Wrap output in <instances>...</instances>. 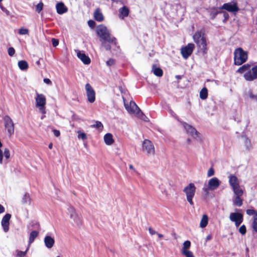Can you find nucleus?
Instances as JSON below:
<instances>
[{
  "instance_id": "nucleus-1",
  "label": "nucleus",
  "mask_w": 257,
  "mask_h": 257,
  "mask_svg": "<svg viewBox=\"0 0 257 257\" xmlns=\"http://www.w3.org/2000/svg\"><path fill=\"white\" fill-rule=\"evenodd\" d=\"M237 72L240 73H245L244 78L247 81H252L257 79V65L251 68L250 65L246 64L239 67Z\"/></svg>"
},
{
  "instance_id": "nucleus-2",
  "label": "nucleus",
  "mask_w": 257,
  "mask_h": 257,
  "mask_svg": "<svg viewBox=\"0 0 257 257\" xmlns=\"http://www.w3.org/2000/svg\"><path fill=\"white\" fill-rule=\"evenodd\" d=\"M193 39L199 50L203 54H206L207 51V47L204 33L202 31H198L193 36Z\"/></svg>"
},
{
  "instance_id": "nucleus-3",
  "label": "nucleus",
  "mask_w": 257,
  "mask_h": 257,
  "mask_svg": "<svg viewBox=\"0 0 257 257\" xmlns=\"http://www.w3.org/2000/svg\"><path fill=\"white\" fill-rule=\"evenodd\" d=\"M96 32L102 41L108 43H113L115 41V38L111 36L109 31L106 27L103 25H100L97 26Z\"/></svg>"
},
{
  "instance_id": "nucleus-4",
  "label": "nucleus",
  "mask_w": 257,
  "mask_h": 257,
  "mask_svg": "<svg viewBox=\"0 0 257 257\" xmlns=\"http://www.w3.org/2000/svg\"><path fill=\"white\" fill-rule=\"evenodd\" d=\"M248 54L246 51L241 48L236 49L234 52V63L236 65H240L247 59Z\"/></svg>"
},
{
  "instance_id": "nucleus-5",
  "label": "nucleus",
  "mask_w": 257,
  "mask_h": 257,
  "mask_svg": "<svg viewBox=\"0 0 257 257\" xmlns=\"http://www.w3.org/2000/svg\"><path fill=\"white\" fill-rule=\"evenodd\" d=\"M35 99V106L38 108L39 112L42 114H45L46 112L45 106L46 104V96L43 94L36 93Z\"/></svg>"
},
{
  "instance_id": "nucleus-6",
  "label": "nucleus",
  "mask_w": 257,
  "mask_h": 257,
  "mask_svg": "<svg viewBox=\"0 0 257 257\" xmlns=\"http://www.w3.org/2000/svg\"><path fill=\"white\" fill-rule=\"evenodd\" d=\"M196 190V188L193 183H189L183 189V192L185 194L187 200L191 205H193L194 204L193 198L195 196Z\"/></svg>"
},
{
  "instance_id": "nucleus-7",
  "label": "nucleus",
  "mask_w": 257,
  "mask_h": 257,
  "mask_svg": "<svg viewBox=\"0 0 257 257\" xmlns=\"http://www.w3.org/2000/svg\"><path fill=\"white\" fill-rule=\"evenodd\" d=\"M142 150L148 156H154L155 150L152 143L149 140H145L142 144Z\"/></svg>"
},
{
  "instance_id": "nucleus-8",
  "label": "nucleus",
  "mask_w": 257,
  "mask_h": 257,
  "mask_svg": "<svg viewBox=\"0 0 257 257\" xmlns=\"http://www.w3.org/2000/svg\"><path fill=\"white\" fill-rule=\"evenodd\" d=\"M181 124L187 133L194 139L198 140L200 138L199 133L194 127L185 122H182Z\"/></svg>"
},
{
  "instance_id": "nucleus-9",
  "label": "nucleus",
  "mask_w": 257,
  "mask_h": 257,
  "mask_svg": "<svg viewBox=\"0 0 257 257\" xmlns=\"http://www.w3.org/2000/svg\"><path fill=\"white\" fill-rule=\"evenodd\" d=\"M4 125L5 128L7 130L8 134L12 136L14 133L15 127L12 118L8 115H6L4 118Z\"/></svg>"
},
{
  "instance_id": "nucleus-10",
  "label": "nucleus",
  "mask_w": 257,
  "mask_h": 257,
  "mask_svg": "<svg viewBox=\"0 0 257 257\" xmlns=\"http://www.w3.org/2000/svg\"><path fill=\"white\" fill-rule=\"evenodd\" d=\"M123 101L125 108L130 114L136 115L140 110L135 102L131 101L128 104L124 99Z\"/></svg>"
},
{
  "instance_id": "nucleus-11",
  "label": "nucleus",
  "mask_w": 257,
  "mask_h": 257,
  "mask_svg": "<svg viewBox=\"0 0 257 257\" xmlns=\"http://www.w3.org/2000/svg\"><path fill=\"white\" fill-rule=\"evenodd\" d=\"M229 219L234 222L236 227H238L243 221V215L238 212H232L229 214Z\"/></svg>"
},
{
  "instance_id": "nucleus-12",
  "label": "nucleus",
  "mask_w": 257,
  "mask_h": 257,
  "mask_svg": "<svg viewBox=\"0 0 257 257\" xmlns=\"http://www.w3.org/2000/svg\"><path fill=\"white\" fill-rule=\"evenodd\" d=\"M86 93L88 101L93 103L95 100V93L89 83L86 84L85 86Z\"/></svg>"
},
{
  "instance_id": "nucleus-13",
  "label": "nucleus",
  "mask_w": 257,
  "mask_h": 257,
  "mask_svg": "<svg viewBox=\"0 0 257 257\" xmlns=\"http://www.w3.org/2000/svg\"><path fill=\"white\" fill-rule=\"evenodd\" d=\"M195 46L192 43H189L186 46L182 48L181 52L183 57L185 59H187L189 56L192 54Z\"/></svg>"
},
{
  "instance_id": "nucleus-14",
  "label": "nucleus",
  "mask_w": 257,
  "mask_h": 257,
  "mask_svg": "<svg viewBox=\"0 0 257 257\" xmlns=\"http://www.w3.org/2000/svg\"><path fill=\"white\" fill-rule=\"evenodd\" d=\"M221 9L232 13L236 12L239 10L237 3L235 2L225 3L223 5Z\"/></svg>"
},
{
  "instance_id": "nucleus-15",
  "label": "nucleus",
  "mask_w": 257,
  "mask_h": 257,
  "mask_svg": "<svg viewBox=\"0 0 257 257\" xmlns=\"http://www.w3.org/2000/svg\"><path fill=\"white\" fill-rule=\"evenodd\" d=\"M221 182L217 178L213 177L208 180L207 185L211 191H213L218 188Z\"/></svg>"
},
{
  "instance_id": "nucleus-16",
  "label": "nucleus",
  "mask_w": 257,
  "mask_h": 257,
  "mask_svg": "<svg viewBox=\"0 0 257 257\" xmlns=\"http://www.w3.org/2000/svg\"><path fill=\"white\" fill-rule=\"evenodd\" d=\"M11 217L10 214H6L3 218L1 222V225L3 230L5 232H8L9 230L10 220Z\"/></svg>"
},
{
  "instance_id": "nucleus-17",
  "label": "nucleus",
  "mask_w": 257,
  "mask_h": 257,
  "mask_svg": "<svg viewBox=\"0 0 257 257\" xmlns=\"http://www.w3.org/2000/svg\"><path fill=\"white\" fill-rule=\"evenodd\" d=\"M70 218L73 222L77 225H79L81 223V219L78 215L76 213L75 210L73 208L70 209Z\"/></svg>"
},
{
  "instance_id": "nucleus-18",
  "label": "nucleus",
  "mask_w": 257,
  "mask_h": 257,
  "mask_svg": "<svg viewBox=\"0 0 257 257\" xmlns=\"http://www.w3.org/2000/svg\"><path fill=\"white\" fill-rule=\"evenodd\" d=\"M77 56L79 59L85 64H89L90 63V59L86 55L83 51H77Z\"/></svg>"
},
{
  "instance_id": "nucleus-19",
  "label": "nucleus",
  "mask_w": 257,
  "mask_h": 257,
  "mask_svg": "<svg viewBox=\"0 0 257 257\" xmlns=\"http://www.w3.org/2000/svg\"><path fill=\"white\" fill-rule=\"evenodd\" d=\"M228 178V182L231 188L236 187L239 185V182L236 176L233 175H230Z\"/></svg>"
},
{
  "instance_id": "nucleus-20",
  "label": "nucleus",
  "mask_w": 257,
  "mask_h": 257,
  "mask_svg": "<svg viewBox=\"0 0 257 257\" xmlns=\"http://www.w3.org/2000/svg\"><path fill=\"white\" fill-rule=\"evenodd\" d=\"M45 245L48 248H51L54 244V239L50 236H46L44 239Z\"/></svg>"
},
{
  "instance_id": "nucleus-21",
  "label": "nucleus",
  "mask_w": 257,
  "mask_h": 257,
  "mask_svg": "<svg viewBox=\"0 0 257 257\" xmlns=\"http://www.w3.org/2000/svg\"><path fill=\"white\" fill-rule=\"evenodd\" d=\"M57 12L59 14H63L67 11V8L64 5V3L60 2L58 3L56 6Z\"/></svg>"
},
{
  "instance_id": "nucleus-22",
  "label": "nucleus",
  "mask_w": 257,
  "mask_h": 257,
  "mask_svg": "<svg viewBox=\"0 0 257 257\" xmlns=\"http://www.w3.org/2000/svg\"><path fill=\"white\" fill-rule=\"evenodd\" d=\"M94 18L97 22H100L104 20V16L99 9H97L94 12Z\"/></svg>"
},
{
  "instance_id": "nucleus-23",
  "label": "nucleus",
  "mask_w": 257,
  "mask_h": 257,
  "mask_svg": "<svg viewBox=\"0 0 257 257\" xmlns=\"http://www.w3.org/2000/svg\"><path fill=\"white\" fill-rule=\"evenodd\" d=\"M105 144L106 145L110 146L114 143L113 136L110 133L105 134L103 138Z\"/></svg>"
},
{
  "instance_id": "nucleus-24",
  "label": "nucleus",
  "mask_w": 257,
  "mask_h": 257,
  "mask_svg": "<svg viewBox=\"0 0 257 257\" xmlns=\"http://www.w3.org/2000/svg\"><path fill=\"white\" fill-rule=\"evenodd\" d=\"M129 14L128 9L124 6L119 10V17L121 19H123L124 17H127Z\"/></svg>"
},
{
  "instance_id": "nucleus-25",
  "label": "nucleus",
  "mask_w": 257,
  "mask_h": 257,
  "mask_svg": "<svg viewBox=\"0 0 257 257\" xmlns=\"http://www.w3.org/2000/svg\"><path fill=\"white\" fill-rule=\"evenodd\" d=\"M208 217L206 214L202 215L201 219L199 226L200 227L203 228H205L208 224Z\"/></svg>"
},
{
  "instance_id": "nucleus-26",
  "label": "nucleus",
  "mask_w": 257,
  "mask_h": 257,
  "mask_svg": "<svg viewBox=\"0 0 257 257\" xmlns=\"http://www.w3.org/2000/svg\"><path fill=\"white\" fill-rule=\"evenodd\" d=\"M159 188L162 194L163 197L165 198H167L169 196V193L165 184L164 183H161L159 185Z\"/></svg>"
},
{
  "instance_id": "nucleus-27",
  "label": "nucleus",
  "mask_w": 257,
  "mask_h": 257,
  "mask_svg": "<svg viewBox=\"0 0 257 257\" xmlns=\"http://www.w3.org/2000/svg\"><path fill=\"white\" fill-rule=\"evenodd\" d=\"M245 96L246 98L251 100H257V95L254 94L250 90H248L245 91Z\"/></svg>"
},
{
  "instance_id": "nucleus-28",
  "label": "nucleus",
  "mask_w": 257,
  "mask_h": 257,
  "mask_svg": "<svg viewBox=\"0 0 257 257\" xmlns=\"http://www.w3.org/2000/svg\"><path fill=\"white\" fill-rule=\"evenodd\" d=\"M241 196H235L233 198V205L240 207L242 205V199L241 198Z\"/></svg>"
},
{
  "instance_id": "nucleus-29",
  "label": "nucleus",
  "mask_w": 257,
  "mask_h": 257,
  "mask_svg": "<svg viewBox=\"0 0 257 257\" xmlns=\"http://www.w3.org/2000/svg\"><path fill=\"white\" fill-rule=\"evenodd\" d=\"M38 232L36 230L32 231L30 234L28 246L30 247L31 244L34 241L35 239L38 236Z\"/></svg>"
},
{
  "instance_id": "nucleus-30",
  "label": "nucleus",
  "mask_w": 257,
  "mask_h": 257,
  "mask_svg": "<svg viewBox=\"0 0 257 257\" xmlns=\"http://www.w3.org/2000/svg\"><path fill=\"white\" fill-rule=\"evenodd\" d=\"M232 191L235 196H242L243 193V190L240 188V186L232 188Z\"/></svg>"
},
{
  "instance_id": "nucleus-31",
  "label": "nucleus",
  "mask_w": 257,
  "mask_h": 257,
  "mask_svg": "<svg viewBox=\"0 0 257 257\" xmlns=\"http://www.w3.org/2000/svg\"><path fill=\"white\" fill-rule=\"evenodd\" d=\"M200 98L204 100L207 98L208 96V90L206 87H203L200 91L199 93Z\"/></svg>"
},
{
  "instance_id": "nucleus-32",
  "label": "nucleus",
  "mask_w": 257,
  "mask_h": 257,
  "mask_svg": "<svg viewBox=\"0 0 257 257\" xmlns=\"http://www.w3.org/2000/svg\"><path fill=\"white\" fill-rule=\"evenodd\" d=\"M18 64L19 68L22 70H26L28 68V64L26 61H20L18 62Z\"/></svg>"
},
{
  "instance_id": "nucleus-33",
  "label": "nucleus",
  "mask_w": 257,
  "mask_h": 257,
  "mask_svg": "<svg viewBox=\"0 0 257 257\" xmlns=\"http://www.w3.org/2000/svg\"><path fill=\"white\" fill-rule=\"evenodd\" d=\"M152 71L154 74L157 76L160 77L163 75L162 70L160 68L156 67L154 65L152 67Z\"/></svg>"
},
{
  "instance_id": "nucleus-34",
  "label": "nucleus",
  "mask_w": 257,
  "mask_h": 257,
  "mask_svg": "<svg viewBox=\"0 0 257 257\" xmlns=\"http://www.w3.org/2000/svg\"><path fill=\"white\" fill-rule=\"evenodd\" d=\"M242 139L243 141L246 149L247 150H250L251 148V145L250 140L246 137H242Z\"/></svg>"
},
{
  "instance_id": "nucleus-35",
  "label": "nucleus",
  "mask_w": 257,
  "mask_h": 257,
  "mask_svg": "<svg viewBox=\"0 0 257 257\" xmlns=\"http://www.w3.org/2000/svg\"><path fill=\"white\" fill-rule=\"evenodd\" d=\"M191 246V242L189 240H186L184 242L183 247L181 249V252L187 250H189V249Z\"/></svg>"
},
{
  "instance_id": "nucleus-36",
  "label": "nucleus",
  "mask_w": 257,
  "mask_h": 257,
  "mask_svg": "<svg viewBox=\"0 0 257 257\" xmlns=\"http://www.w3.org/2000/svg\"><path fill=\"white\" fill-rule=\"evenodd\" d=\"M91 127L96 128L99 131H101L103 128V124L99 121H96L95 124L91 125Z\"/></svg>"
},
{
  "instance_id": "nucleus-37",
  "label": "nucleus",
  "mask_w": 257,
  "mask_h": 257,
  "mask_svg": "<svg viewBox=\"0 0 257 257\" xmlns=\"http://www.w3.org/2000/svg\"><path fill=\"white\" fill-rule=\"evenodd\" d=\"M77 134H78L77 138L78 139L86 140L87 139V135L81 131H78Z\"/></svg>"
},
{
  "instance_id": "nucleus-38",
  "label": "nucleus",
  "mask_w": 257,
  "mask_h": 257,
  "mask_svg": "<svg viewBox=\"0 0 257 257\" xmlns=\"http://www.w3.org/2000/svg\"><path fill=\"white\" fill-rule=\"evenodd\" d=\"M137 117L141 118V119L145 121H148V117L145 116L142 112H141V110H140L139 111V112H138V113H137V114L135 115Z\"/></svg>"
},
{
  "instance_id": "nucleus-39",
  "label": "nucleus",
  "mask_w": 257,
  "mask_h": 257,
  "mask_svg": "<svg viewBox=\"0 0 257 257\" xmlns=\"http://www.w3.org/2000/svg\"><path fill=\"white\" fill-rule=\"evenodd\" d=\"M29 30L26 28H21L19 30L18 33L21 35H25L29 34Z\"/></svg>"
},
{
  "instance_id": "nucleus-40",
  "label": "nucleus",
  "mask_w": 257,
  "mask_h": 257,
  "mask_svg": "<svg viewBox=\"0 0 257 257\" xmlns=\"http://www.w3.org/2000/svg\"><path fill=\"white\" fill-rule=\"evenodd\" d=\"M252 227L253 230L257 232V217H254L252 222Z\"/></svg>"
},
{
  "instance_id": "nucleus-41",
  "label": "nucleus",
  "mask_w": 257,
  "mask_h": 257,
  "mask_svg": "<svg viewBox=\"0 0 257 257\" xmlns=\"http://www.w3.org/2000/svg\"><path fill=\"white\" fill-rule=\"evenodd\" d=\"M238 231L242 235H244L246 232V226L244 225H242L240 226Z\"/></svg>"
},
{
  "instance_id": "nucleus-42",
  "label": "nucleus",
  "mask_w": 257,
  "mask_h": 257,
  "mask_svg": "<svg viewBox=\"0 0 257 257\" xmlns=\"http://www.w3.org/2000/svg\"><path fill=\"white\" fill-rule=\"evenodd\" d=\"M181 253L186 257H194L193 253L190 250L182 251Z\"/></svg>"
},
{
  "instance_id": "nucleus-43",
  "label": "nucleus",
  "mask_w": 257,
  "mask_h": 257,
  "mask_svg": "<svg viewBox=\"0 0 257 257\" xmlns=\"http://www.w3.org/2000/svg\"><path fill=\"white\" fill-rule=\"evenodd\" d=\"M29 246H28L25 251H18L17 252V256L18 257H24L25 256L27 251L28 250Z\"/></svg>"
},
{
  "instance_id": "nucleus-44",
  "label": "nucleus",
  "mask_w": 257,
  "mask_h": 257,
  "mask_svg": "<svg viewBox=\"0 0 257 257\" xmlns=\"http://www.w3.org/2000/svg\"><path fill=\"white\" fill-rule=\"evenodd\" d=\"M3 156H4L5 158L6 159H9V158L10 157V151H9V149H5L4 150Z\"/></svg>"
},
{
  "instance_id": "nucleus-45",
  "label": "nucleus",
  "mask_w": 257,
  "mask_h": 257,
  "mask_svg": "<svg viewBox=\"0 0 257 257\" xmlns=\"http://www.w3.org/2000/svg\"><path fill=\"white\" fill-rule=\"evenodd\" d=\"M43 8V4L41 2L37 5L36 10L38 13H39L42 10Z\"/></svg>"
},
{
  "instance_id": "nucleus-46",
  "label": "nucleus",
  "mask_w": 257,
  "mask_h": 257,
  "mask_svg": "<svg viewBox=\"0 0 257 257\" xmlns=\"http://www.w3.org/2000/svg\"><path fill=\"white\" fill-rule=\"evenodd\" d=\"M214 173H215V172H214V170L213 168H210L208 170L207 175V176L209 177H211V176H213L214 175Z\"/></svg>"
},
{
  "instance_id": "nucleus-47",
  "label": "nucleus",
  "mask_w": 257,
  "mask_h": 257,
  "mask_svg": "<svg viewBox=\"0 0 257 257\" xmlns=\"http://www.w3.org/2000/svg\"><path fill=\"white\" fill-rule=\"evenodd\" d=\"M24 201L25 202V203H28V202H30V200H31V198H30V195L29 194H26L25 195H24Z\"/></svg>"
},
{
  "instance_id": "nucleus-48",
  "label": "nucleus",
  "mask_w": 257,
  "mask_h": 257,
  "mask_svg": "<svg viewBox=\"0 0 257 257\" xmlns=\"http://www.w3.org/2000/svg\"><path fill=\"white\" fill-rule=\"evenodd\" d=\"M15 53V50L13 47H10L8 49V54L10 56H13Z\"/></svg>"
},
{
  "instance_id": "nucleus-49",
  "label": "nucleus",
  "mask_w": 257,
  "mask_h": 257,
  "mask_svg": "<svg viewBox=\"0 0 257 257\" xmlns=\"http://www.w3.org/2000/svg\"><path fill=\"white\" fill-rule=\"evenodd\" d=\"M106 41H102V46L105 48V49L106 50H110L111 49V47L110 46L109 44H107L106 43H105Z\"/></svg>"
},
{
  "instance_id": "nucleus-50",
  "label": "nucleus",
  "mask_w": 257,
  "mask_h": 257,
  "mask_svg": "<svg viewBox=\"0 0 257 257\" xmlns=\"http://www.w3.org/2000/svg\"><path fill=\"white\" fill-rule=\"evenodd\" d=\"M246 212L248 215H252L255 214V211L253 209H247Z\"/></svg>"
},
{
  "instance_id": "nucleus-51",
  "label": "nucleus",
  "mask_w": 257,
  "mask_h": 257,
  "mask_svg": "<svg viewBox=\"0 0 257 257\" xmlns=\"http://www.w3.org/2000/svg\"><path fill=\"white\" fill-rule=\"evenodd\" d=\"M148 230H149L150 234L152 235L158 234V232L155 231L154 229H153L151 227H149L148 229Z\"/></svg>"
},
{
  "instance_id": "nucleus-52",
  "label": "nucleus",
  "mask_w": 257,
  "mask_h": 257,
  "mask_svg": "<svg viewBox=\"0 0 257 257\" xmlns=\"http://www.w3.org/2000/svg\"><path fill=\"white\" fill-rule=\"evenodd\" d=\"M0 8L1 9V10L4 12L6 13V14L7 15V16H9L10 14V12L7 10L5 8H4L3 6H2L1 5H0Z\"/></svg>"
},
{
  "instance_id": "nucleus-53",
  "label": "nucleus",
  "mask_w": 257,
  "mask_h": 257,
  "mask_svg": "<svg viewBox=\"0 0 257 257\" xmlns=\"http://www.w3.org/2000/svg\"><path fill=\"white\" fill-rule=\"evenodd\" d=\"M52 42L53 46L55 47L57 46L59 44L58 40L56 39H54V38H53L52 39Z\"/></svg>"
},
{
  "instance_id": "nucleus-54",
  "label": "nucleus",
  "mask_w": 257,
  "mask_h": 257,
  "mask_svg": "<svg viewBox=\"0 0 257 257\" xmlns=\"http://www.w3.org/2000/svg\"><path fill=\"white\" fill-rule=\"evenodd\" d=\"M88 26L91 28H93L95 26V23L93 20H89L88 22Z\"/></svg>"
},
{
  "instance_id": "nucleus-55",
  "label": "nucleus",
  "mask_w": 257,
  "mask_h": 257,
  "mask_svg": "<svg viewBox=\"0 0 257 257\" xmlns=\"http://www.w3.org/2000/svg\"><path fill=\"white\" fill-rule=\"evenodd\" d=\"M114 60L110 59L106 61V64L107 66H110L114 64Z\"/></svg>"
},
{
  "instance_id": "nucleus-56",
  "label": "nucleus",
  "mask_w": 257,
  "mask_h": 257,
  "mask_svg": "<svg viewBox=\"0 0 257 257\" xmlns=\"http://www.w3.org/2000/svg\"><path fill=\"white\" fill-rule=\"evenodd\" d=\"M53 133H54V135L56 137H58L60 135V132L58 130H54L53 131Z\"/></svg>"
},
{
  "instance_id": "nucleus-57",
  "label": "nucleus",
  "mask_w": 257,
  "mask_h": 257,
  "mask_svg": "<svg viewBox=\"0 0 257 257\" xmlns=\"http://www.w3.org/2000/svg\"><path fill=\"white\" fill-rule=\"evenodd\" d=\"M203 190L206 193H208L209 191L211 190V189L209 188V186L207 185L206 187H204Z\"/></svg>"
},
{
  "instance_id": "nucleus-58",
  "label": "nucleus",
  "mask_w": 257,
  "mask_h": 257,
  "mask_svg": "<svg viewBox=\"0 0 257 257\" xmlns=\"http://www.w3.org/2000/svg\"><path fill=\"white\" fill-rule=\"evenodd\" d=\"M3 153L2 151L0 149V164H3Z\"/></svg>"
},
{
  "instance_id": "nucleus-59",
  "label": "nucleus",
  "mask_w": 257,
  "mask_h": 257,
  "mask_svg": "<svg viewBox=\"0 0 257 257\" xmlns=\"http://www.w3.org/2000/svg\"><path fill=\"white\" fill-rule=\"evenodd\" d=\"M44 82L45 83H46L47 84H49V85L51 84V83H52L51 81L48 78H45L44 79Z\"/></svg>"
},
{
  "instance_id": "nucleus-60",
  "label": "nucleus",
  "mask_w": 257,
  "mask_h": 257,
  "mask_svg": "<svg viewBox=\"0 0 257 257\" xmlns=\"http://www.w3.org/2000/svg\"><path fill=\"white\" fill-rule=\"evenodd\" d=\"M129 168L132 170L134 172L138 173L137 171L136 170V169L132 165H129Z\"/></svg>"
},
{
  "instance_id": "nucleus-61",
  "label": "nucleus",
  "mask_w": 257,
  "mask_h": 257,
  "mask_svg": "<svg viewBox=\"0 0 257 257\" xmlns=\"http://www.w3.org/2000/svg\"><path fill=\"white\" fill-rule=\"evenodd\" d=\"M5 211V208L0 204V214L4 213Z\"/></svg>"
},
{
  "instance_id": "nucleus-62",
  "label": "nucleus",
  "mask_w": 257,
  "mask_h": 257,
  "mask_svg": "<svg viewBox=\"0 0 257 257\" xmlns=\"http://www.w3.org/2000/svg\"><path fill=\"white\" fill-rule=\"evenodd\" d=\"M211 238H212L211 235H208L207 236V237L206 238V241H207L210 240Z\"/></svg>"
},
{
  "instance_id": "nucleus-63",
  "label": "nucleus",
  "mask_w": 257,
  "mask_h": 257,
  "mask_svg": "<svg viewBox=\"0 0 257 257\" xmlns=\"http://www.w3.org/2000/svg\"><path fill=\"white\" fill-rule=\"evenodd\" d=\"M218 13V11H215L213 13H212L211 14L212 15V17L214 18Z\"/></svg>"
},
{
  "instance_id": "nucleus-64",
  "label": "nucleus",
  "mask_w": 257,
  "mask_h": 257,
  "mask_svg": "<svg viewBox=\"0 0 257 257\" xmlns=\"http://www.w3.org/2000/svg\"><path fill=\"white\" fill-rule=\"evenodd\" d=\"M159 238H162L163 237L164 235L162 234L159 233L158 232V234H157Z\"/></svg>"
}]
</instances>
